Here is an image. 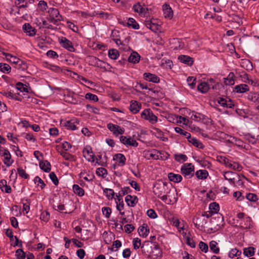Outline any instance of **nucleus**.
Segmentation results:
<instances>
[{
	"label": "nucleus",
	"mask_w": 259,
	"mask_h": 259,
	"mask_svg": "<svg viewBox=\"0 0 259 259\" xmlns=\"http://www.w3.org/2000/svg\"><path fill=\"white\" fill-rule=\"evenodd\" d=\"M168 190L167 183L162 180H158L154 186L153 192L162 200L166 202L167 196L165 194Z\"/></svg>",
	"instance_id": "obj_1"
},
{
	"label": "nucleus",
	"mask_w": 259,
	"mask_h": 259,
	"mask_svg": "<svg viewBox=\"0 0 259 259\" xmlns=\"http://www.w3.org/2000/svg\"><path fill=\"white\" fill-rule=\"evenodd\" d=\"M209 208L210 211H212L213 214H217V216L212 217L210 219V223L213 226H220L223 221V217L221 214H218L219 210V205L216 202H212L210 204Z\"/></svg>",
	"instance_id": "obj_2"
},
{
	"label": "nucleus",
	"mask_w": 259,
	"mask_h": 259,
	"mask_svg": "<svg viewBox=\"0 0 259 259\" xmlns=\"http://www.w3.org/2000/svg\"><path fill=\"white\" fill-rule=\"evenodd\" d=\"M141 117L148 120L151 124H154L157 121V117L153 114L150 109H145L141 114Z\"/></svg>",
	"instance_id": "obj_3"
},
{
	"label": "nucleus",
	"mask_w": 259,
	"mask_h": 259,
	"mask_svg": "<svg viewBox=\"0 0 259 259\" xmlns=\"http://www.w3.org/2000/svg\"><path fill=\"white\" fill-rule=\"evenodd\" d=\"M182 174L187 178H190L194 176V166L191 163H185L181 167Z\"/></svg>",
	"instance_id": "obj_4"
},
{
	"label": "nucleus",
	"mask_w": 259,
	"mask_h": 259,
	"mask_svg": "<svg viewBox=\"0 0 259 259\" xmlns=\"http://www.w3.org/2000/svg\"><path fill=\"white\" fill-rule=\"evenodd\" d=\"M156 244L153 243L151 241H146L143 242L141 246V250L142 253L149 257L150 253H152V249L154 245Z\"/></svg>",
	"instance_id": "obj_5"
},
{
	"label": "nucleus",
	"mask_w": 259,
	"mask_h": 259,
	"mask_svg": "<svg viewBox=\"0 0 259 259\" xmlns=\"http://www.w3.org/2000/svg\"><path fill=\"white\" fill-rule=\"evenodd\" d=\"M224 176L225 179L228 180L229 183L234 186H236L235 183L237 178H239V175L238 174L231 171L225 172Z\"/></svg>",
	"instance_id": "obj_6"
},
{
	"label": "nucleus",
	"mask_w": 259,
	"mask_h": 259,
	"mask_svg": "<svg viewBox=\"0 0 259 259\" xmlns=\"http://www.w3.org/2000/svg\"><path fill=\"white\" fill-rule=\"evenodd\" d=\"M193 222L195 227L200 229L205 227V225L207 223V220L203 218V215H199L193 219Z\"/></svg>",
	"instance_id": "obj_7"
},
{
	"label": "nucleus",
	"mask_w": 259,
	"mask_h": 259,
	"mask_svg": "<svg viewBox=\"0 0 259 259\" xmlns=\"http://www.w3.org/2000/svg\"><path fill=\"white\" fill-rule=\"evenodd\" d=\"M107 127L111 132H113V133L116 135H122L124 132V129L123 128L113 123H108L107 124Z\"/></svg>",
	"instance_id": "obj_8"
},
{
	"label": "nucleus",
	"mask_w": 259,
	"mask_h": 259,
	"mask_svg": "<svg viewBox=\"0 0 259 259\" xmlns=\"http://www.w3.org/2000/svg\"><path fill=\"white\" fill-rule=\"evenodd\" d=\"M120 141L123 144L126 146H132L134 147H137L138 145V142L135 140L131 137L127 138L125 136H121L120 137Z\"/></svg>",
	"instance_id": "obj_9"
},
{
	"label": "nucleus",
	"mask_w": 259,
	"mask_h": 259,
	"mask_svg": "<svg viewBox=\"0 0 259 259\" xmlns=\"http://www.w3.org/2000/svg\"><path fill=\"white\" fill-rule=\"evenodd\" d=\"M62 47L67 49L68 51L73 52L75 51L72 43L69 40L65 37H63L60 41Z\"/></svg>",
	"instance_id": "obj_10"
},
{
	"label": "nucleus",
	"mask_w": 259,
	"mask_h": 259,
	"mask_svg": "<svg viewBox=\"0 0 259 259\" xmlns=\"http://www.w3.org/2000/svg\"><path fill=\"white\" fill-rule=\"evenodd\" d=\"M22 29L24 32L29 36H33L36 34V30L29 23H25L22 26Z\"/></svg>",
	"instance_id": "obj_11"
},
{
	"label": "nucleus",
	"mask_w": 259,
	"mask_h": 259,
	"mask_svg": "<svg viewBox=\"0 0 259 259\" xmlns=\"http://www.w3.org/2000/svg\"><path fill=\"white\" fill-rule=\"evenodd\" d=\"M218 103L224 107L232 108L234 106V104L230 99L227 100L225 98L219 97L218 99Z\"/></svg>",
	"instance_id": "obj_12"
},
{
	"label": "nucleus",
	"mask_w": 259,
	"mask_h": 259,
	"mask_svg": "<svg viewBox=\"0 0 259 259\" xmlns=\"http://www.w3.org/2000/svg\"><path fill=\"white\" fill-rule=\"evenodd\" d=\"M83 156L89 161H95V155L93 154L92 148L87 147L83 150Z\"/></svg>",
	"instance_id": "obj_13"
},
{
	"label": "nucleus",
	"mask_w": 259,
	"mask_h": 259,
	"mask_svg": "<svg viewBox=\"0 0 259 259\" xmlns=\"http://www.w3.org/2000/svg\"><path fill=\"white\" fill-rule=\"evenodd\" d=\"M2 54L3 55L6 56L7 60L12 63L15 64L16 65L17 64V63L20 64V63H21V64H22L23 63L22 60L9 53L3 52Z\"/></svg>",
	"instance_id": "obj_14"
},
{
	"label": "nucleus",
	"mask_w": 259,
	"mask_h": 259,
	"mask_svg": "<svg viewBox=\"0 0 259 259\" xmlns=\"http://www.w3.org/2000/svg\"><path fill=\"white\" fill-rule=\"evenodd\" d=\"M127 205L130 207H134L138 202V198L136 196L127 195L125 198Z\"/></svg>",
	"instance_id": "obj_15"
},
{
	"label": "nucleus",
	"mask_w": 259,
	"mask_h": 259,
	"mask_svg": "<svg viewBox=\"0 0 259 259\" xmlns=\"http://www.w3.org/2000/svg\"><path fill=\"white\" fill-rule=\"evenodd\" d=\"M251 219L249 217H246L239 223L240 228L243 229H250L251 227Z\"/></svg>",
	"instance_id": "obj_16"
},
{
	"label": "nucleus",
	"mask_w": 259,
	"mask_h": 259,
	"mask_svg": "<svg viewBox=\"0 0 259 259\" xmlns=\"http://www.w3.org/2000/svg\"><path fill=\"white\" fill-rule=\"evenodd\" d=\"M152 253H150L148 258L156 259L159 256H161V250L158 245H154L153 249L152 250Z\"/></svg>",
	"instance_id": "obj_17"
},
{
	"label": "nucleus",
	"mask_w": 259,
	"mask_h": 259,
	"mask_svg": "<svg viewBox=\"0 0 259 259\" xmlns=\"http://www.w3.org/2000/svg\"><path fill=\"white\" fill-rule=\"evenodd\" d=\"M141 107V104H139L137 101L132 100L131 102L130 110L133 114L137 113L139 111Z\"/></svg>",
	"instance_id": "obj_18"
},
{
	"label": "nucleus",
	"mask_w": 259,
	"mask_h": 259,
	"mask_svg": "<svg viewBox=\"0 0 259 259\" xmlns=\"http://www.w3.org/2000/svg\"><path fill=\"white\" fill-rule=\"evenodd\" d=\"M163 14L165 18L171 19L173 16V11L168 5L164 4L163 6Z\"/></svg>",
	"instance_id": "obj_19"
},
{
	"label": "nucleus",
	"mask_w": 259,
	"mask_h": 259,
	"mask_svg": "<svg viewBox=\"0 0 259 259\" xmlns=\"http://www.w3.org/2000/svg\"><path fill=\"white\" fill-rule=\"evenodd\" d=\"M144 78L147 81L154 83H157L159 81V78L157 76L150 73H145L144 74Z\"/></svg>",
	"instance_id": "obj_20"
},
{
	"label": "nucleus",
	"mask_w": 259,
	"mask_h": 259,
	"mask_svg": "<svg viewBox=\"0 0 259 259\" xmlns=\"http://www.w3.org/2000/svg\"><path fill=\"white\" fill-rule=\"evenodd\" d=\"M145 26L152 31L156 32L159 30V26L151 20L145 21Z\"/></svg>",
	"instance_id": "obj_21"
},
{
	"label": "nucleus",
	"mask_w": 259,
	"mask_h": 259,
	"mask_svg": "<svg viewBox=\"0 0 259 259\" xmlns=\"http://www.w3.org/2000/svg\"><path fill=\"white\" fill-rule=\"evenodd\" d=\"M0 188L3 192L7 193H10L12 192L11 187L7 185V182L5 180H1L0 181Z\"/></svg>",
	"instance_id": "obj_22"
},
{
	"label": "nucleus",
	"mask_w": 259,
	"mask_h": 259,
	"mask_svg": "<svg viewBox=\"0 0 259 259\" xmlns=\"http://www.w3.org/2000/svg\"><path fill=\"white\" fill-rule=\"evenodd\" d=\"M178 59L181 62L190 66L192 65L193 63V58L188 56L181 55L179 57Z\"/></svg>",
	"instance_id": "obj_23"
},
{
	"label": "nucleus",
	"mask_w": 259,
	"mask_h": 259,
	"mask_svg": "<svg viewBox=\"0 0 259 259\" xmlns=\"http://www.w3.org/2000/svg\"><path fill=\"white\" fill-rule=\"evenodd\" d=\"M113 160L118 161L119 165L123 166L125 164L126 158L123 154L118 153L114 156Z\"/></svg>",
	"instance_id": "obj_24"
},
{
	"label": "nucleus",
	"mask_w": 259,
	"mask_h": 259,
	"mask_svg": "<svg viewBox=\"0 0 259 259\" xmlns=\"http://www.w3.org/2000/svg\"><path fill=\"white\" fill-rule=\"evenodd\" d=\"M188 141H189V143H192L194 146H195L197 148L201 149L204 148V146L203 144L200 141L198 140L195 138L191 137V136L188 139Z\"/></svg>",
	"instance_id": "obj_25"
},
{
	"label": "nucleus",
	"mask_w": 259,
	"mask_h": 259,
	"mask_svg": "<svg viewBox=\"0 0 259 259\" xmlns=\"http://www.w3.org/2000/svg\"><path fill=\"white\" fill-rule=\"evenodd\" d=\"M51 164L47 160L40 161L39 167L41 169L46 172H49L51 170Z\"/></svg>",
	"instance_id": "obj_26"
},
{
	"label": "nucleus",
	"mask_w": 259,
	"mask_h": 259,
	"mask_svg": "<svg viewBox=\"0 0 259 259\" xmlns=\"http://www.w3.org/2000/svg\"><path fill=\"white\" fill-rule=\"evenodd\" d=\"M168 178L170 181L175 183H179L182 180V177L181 175L172 172H170L168 174Z\"/></svg>",
	"instance_id": "obj_27"
},
{
	"label": "nucleus",
	"mask_w": 259,
	"mask_h": 259,
	"mask_svg": "<svg viewBox=\"0 0 259 259\" xmlns=\"http://www.w3.org/2000/svg\"><path fill=\"white\" fill-rule=\"evenodd\" d=\"M249 90V87L246 84H241L235 87V91L237 93H243Z\"/></svg>",
	"instance_id": "obj_28"
},
{
	"label": "nucleus",
	"mask_w": 259,
	"mask_h": 259,
	"mask_svg": "<svg viewBox=\"0 0 259 259\" xmlns=\"http://www.w3.org/2000/svg\"><path fill=\"white\" fill-rule=\"evenodd\" d=\"M140 59V56L136 52H133L128 58L129 62L137 63H138Z\"/></svg>",
	"instance_id": "obj_29"
},
{
	"label": "nucleus",
	"mask_w": 259,
	"mask_h": 259,
	"mask_svg": "<svg viewBox=\"0 0 259 259\" xmlns=\"http://www.w3.org/2000/svg\"><path fill=\"white\" fill-rule=\"evenodd\" d=\"M248 99L253 102H259V93L258 92H250L247 97Z\"/></svg>",
	"instance_id": "obj_30"
},
{
	"label": "nucleus",
	"mask_w": 259,
	"mask_h": 259,
	"mask_svg": "<svg viewBox=\"0 0 259 259\" xmlns=\"http://www.w3.org/2000/svg\"><path fill=\"white\" fill-rule=\"evenodd\" d=\"M156 151H148L144 152V157L147 159H158L159 158V156L157 154L155 153Z\"/></svg>",
	"instance_id": "obj_31"
},
{
	"label": "nucleus",
	"mask_w": 259,
	"mask_h": 259,
	"mask_svg": "<svg viewBox=\"0 0 259 259\" xmlns=\"http://www.w3.org/2000/svg\"><path fill=\"white\" fill-rule=\"evenodd\" d=\"M209 89V85L206 82H202L197 86V89L202 93H206Z\"/></svg>",
	"instance_id": "obj_32"
},
{
	"label": "nucleus",
	"mask_w": 259,
	"mask_h": 259,
	"mask_svg": "<svg viewBox=\"0 0 259 259\" xmlns=\"http://www.w3.org/2000/svg\"><path fill=\"white\" fill-rule=\"evenodd\" d=\"M195 175L198 179L204 180L208 177V173L206 170H199L196 172Z\"/></svg>",
	"instance_id": "obj_33"
},
{
	"label": "nucleus",
	"mask_w": 259,
	"mask_h": 259,
	"mask_svg": "<svg viewBox=\"0 0 259 259\" xmlns=\"http://www.w3.org/2000/svg\"><path fill=\"white\" fill-rule=\"evenodd\" d=\"M75 122L77 123V120H70L67 121L64 123V126L66 127L67 130H75L76 128Z\"/></svg>",
	"instance_id": "obj_34"
},
{
	"label": "nucleus",
	"mask_w": 259,
	"mask_h": 259,
	"mask_svg": "<svg viewBox=\"0 0 259 259\" xmlns=\"http://www.w3.org/2000/svg\"><path fill=\"white\" fill-rule=\"evenodd\" d=\"M49 16L51 17L57 18L61 20L62 16L60 15L58 9L55 8H50L49 10Z\"/></svg>",
	"instance_id": "obj_35"
},
{
	"label": "nucleus",
	"mask_w": 259,
	"mask_h": 259,
	"mask_svg": "<svg viewBox=\"0 0 259 259\" xmlns=\"http://www.w3.org/2000/svg\"><path fill=\"white\" fill-rule=\"evenodd\" d=\"M72 189L74 193L79 196H82L84 194V190L78 185H74Z\"/></svg>",
	"instance_id": "obj_36"
},
{
	"label": "nucleus",
	"mask_w": 259,
	"mask_h": 259,
	"mask_svg": "<svg viewBox=\"0 0 259 259\" xmlns=\"http://www.w3.org/2000/svg\"><path fill=\"white\" fill-rule=\"evenodd\" d=\"M218 243L212 240L209 243V247L210 250L215 254H218L220 252V248L217 247Z\"/></svg>",
	"instance_id": "obj_37"
},
{
	"label": "nucleus",
	"mask_w": 259,
	"mask_h": 259,
	"mask_svg": "<svg viewBox=\"0 0 259 259\" xmlns=\"http://www.w3.org/2000/svg\"><path fill=\"white\" fill-rule=\"evenodd\" d=\"M138 232L140 236L146 237L147 236L149 230L147 228V226H141L138 229Z\"/></svg>",
	"instance_id": "obj_38"
},
{
	"label": "nucleus",
	"mask_w": 259,
	"mask_h": 259,
	"mask_svg": "<svg viewBox=\"0 0 259 259\" xmlns=\"http://www.w3.org/2000/svg\"><path fill=\"white\" fill-rule=\"evenodd\" d=\"M126 24L127 26L132 27L133 29H139V25L137 23L134 18H130Z\"/></svg>",
	"instance_id": "obj_39"
},
{
	"label": "nucleus",
	"mask_w": 259,
	"mask_h": 259,
	"mask_svg": "<svg viewBox=\"0 0 259 259\" xmlns=\"http://www.w3.org/2000/svg\"><path fill=\"white\" fill-rule=\"evenodd\" d=\"M254 248L253 247L244 248L243 249V253L244 255L247 257L252 256L254 254Z\"/></svg>",
	"instance_id": "obj_40"
},
{
	"label": "nucleus",
	"mask_w": 259,
	"mask_h": 259,
	"mask_svg": "<svg viewBox=\"0 0 259 259\" xmlns=\"http://www.w3.org/2000/svg\"><path fill=\"white\" fill-rule=\"evenodd\" d=\"M228 167L234 170L241 171L242 167L237 162H229L227 166Z\"/></svg>",
	"instance_id": "obj_41"
},
{
	"label": "nucleus",
	"mask_w": 259,
	"mask_h": 259,
	"mask_svg": "<svg viewBox=\"0 0 259 259\" xmlns=\"http://www.w3.org/2000/svg\"><path fill=\"white\" fill-rule=\"evenodd\" d=\"M11 67L10 66L6 63H0V71L5 73H9L10 72Z\"/></svg>",
	"instance_id": "obj_42"
},
{
	"label": "nucleus",
	"mask_w": 259,
	"mask_h": 259,
	"mask_svg": "<svg viewBox=\"0 0 259 259\" xmlns=\"http://www.w3.org/2000/svg\"><path fill=\"white\" fill-rule=\"evenodd\" d=\"M119 55V52L116 49H111L108 51V56L112 59L115 60L117 59Z\"/></svg>",
	"instance_id": "obj_43"
},
{
	"label": "nucleus",
	"mask_w": 259,
	"mask_h": 259,
	"mask_svg": "<svg viewBox=\"0 0 259 259\" xmlns=\"http://www.w3.org/2000/svg\"><path fill=\"white\" fill-rule=\"evenodd\" d=\"M241 254V251L236 248H233L229 253V256L230 258H234L235 256H238Z\"/></svg>",
	"instance_id": "obj_44"
},
{
	"label": "nucleus",
	"mask_w": 259,
	"mask_h": 259,
	"mask_svg": "<svg viewBox=\"0 0 259 259\" xmlns=\"http://www.w3.org/2000/svg\"><path fill=\"white\" fill-rule=\"evenodd\" d=\"M13 162V160L11 159V155L9 152L4 157V163L7 166H10L12 165Z\"/></svg>",
	"instance_id": "obj_45"
},
{
	"label": "nucleus",
	"mask_w": 259,
	"mask_h": 259,
	"mask_svg": "<svg viewBox=\"0 0 259 259\" xmlns=\"http://www.w3.org/2000/svg\"><path fill=\"white\" fill-rule=\"evenodd\" d=\"M104 192L108 199H112L114 198L115 193L112 189L106 188L104 190Z\"/></svg>",
	"instance_id": "obj_46"
},
{
	"label": "nucleus",
	"mask_w": 259,
	"mask_h": 259,
	"mask_svg": "<svg viewBox=\"0 0 259 259\" xmlns=\"http://www.w3.org/2000/svg\"><path fill=\"white\" fill-rule=\"evenodd\" d=\"M175 130L176 132L185 136L187 139L191 136V134L183 130V129H182L181 128H180L179 127H176L175 128Z\"/></svg>",
	"instance_id": "obj_47"
},
{
	"label": "nucleus",
	"mask_w": 259,
	"mask_h": 259,
	"mask_svg": "<svg viewBox=\"0 0 259 259\" xmlns=\"http://www.w3.org/2000/svg\"><path fill=\"white\" fill-rule=\"evenodd\" d=\"M96 174L99 176L105 178L107 175V170L103 167L98 168L96 170Z\"/></svg>",
	"instance_id": "obj_48"
},
{
	"label": "nucleus",
	"mask_w": 259,
	"mask_h": 259,
	"mask_svg": "<svg viewBox=\"0 0 259 259\" xmlns=\"http://www.w3.org/2000/svg\"><path fill=\"white\" fill-rule=\"evenodd\" d=\"M217 160L221 163L223 164L227 167L228 164H229L230 162V160L225 156H220L217 157Z\"/></svg>",
	"instance_id": "obj_49"
},
{
	"label": "nucleus",
	"mask_w": 259,
	"mask_h": 259,
	"mask_svg": "<svg viewBox=\"0 0 259 259\" xmlns=\"http://www.w3.org/2000/svg\"><path fill=\"white\" fill-rule=\"evenodd\" d=\"M34 183L36 184L38 186H40L41 189H42L46 186L44 181L41 179L40 177L38 176H36L34 178Z\"/></svg>",
	"instance_id": "obj_50"
},
{
	"label": "nucleus",
	"mask_w": 259,
	"mask_h": 259,
	"mask_svg": "<svg viewBox=\"0 0 259 259\" xmlns=\"http://www.w3.org/2000/svg\"><path fill=\"white\" fill-rule=\"evenodd\" d=\"M17 171L19 176L21 178L25 179L29 178V175L26 174L25 171L22 167H18L17 168Z\"/></svg>",
	"instance_id": "obj_51"
},
{
	"label": "nucleus",
	"mask_w": 259,
	"mask_h": 259,
	"mask_svg": "<svg viewBox=\"0 0 259 259\" xmlns=\"http://www.w3.org/2000/svg\"><path fill=\"white\" fill-rule=\"evenodd\" d=\"M16 256L17 259H25L26 257L25 253L21 249H18L16 250Z\"/></svg>",
	"instance_id": "obj_52"
},
{
	"label": "nucleus",
	"mask_w": 259,
	"mask_h": 259,
	"mask_svg": "<svg viewBox=\"0 0 259 259\" xmlns=\"http://www.w3.org/2000/svg\"><path fill=\"white\" fill-rule=\"evenodd\" d=\"M134 248L136 250L139 249L140 247H141V239L138 238H135L133 241Z\"/></svg>",
	"instance_id": "obj_53"
},
{
	"label": "nucleus",
	"mask_w": 259,
	"mask_h": 259,
	"mask_svg": "<svg viewBox=\"0 0 259 259\" xmlns=\"http://www.w3.org/2000/svg\"><path fill=\"white\" fill-rule=\"evenodd\" d=\"M85 98L86 99H89L94 102H97L99 100L97 95L90 93L86 94Z\"/></svg>",
	"instance_id": "obj_54"
},
{
	"label": "nucleus",
	"mask_w": 259,
	"mask_h": 259,
	"mask_svg": "<svg viewBox=\"0 0 259 259\" xmlns=\"http://www.w3.org/2000/svg\"><path fill=\"white\" fill-rule=\"evenodd\" d=\"M246 198L250 201L255 202L257 200V196L253 193H248L246 194Z\"/></svg>",
	"instance_id": "obj_55"
},
{
	"label": "nucleus",
	"mask_w": 259,
	"mask_h": 259,
	"mask_svg": "<svg viewBox=\"0 0 259 259\" xmlns=\"http://www.w3.org/2000/svg\"><path fill=\"white\" fill-rule=\"evenodd\" d=\"M102 212L107 218H109L111 213V209L108 207H104L102 209Z\"/></svg>",
	"instance_id": "obj_56"
},
{
	"label": "nucleus",
	"mask_w": 259,
	"mask_h": 259,
	"mask_svg": "<svg viewBox=\"0 0 259 259\" xmlns=\"http://www.w3.org/2000/svg\"><path fill=\"white\" fill-rule=\"evenodd\" d=\"M133 9L137 13H144V8H143L139 3L136 5H134Z\"/></svg>",
	"instance_id": "obj_57"
},
{
	"label": "nucleus",
	"mask_w": 259,
	"mask_h": 259,
	"mask_svg": "<svg viewBox=\"0 0 259 259\" xmlns=\"http://www.w3.org/2000/svg\"><path fill=\"white\" fill-rule=\"evenodd\" d=\"M61 155L66 160L70 161H75V157L73 155L67 152H63Z\"/></svg>",
	"instance_id": "obj_58"
},
{
	"label": "nucleus",
	"mask_w": 259,
	"mask_h": 259,
	"mask_svg": "<svg viewBox=\"0 0 259 259\" xmlns=\"http://www.w3.org/2000/svg\"><path fill=\"white\" fill-rule=\"evenodd\" d=\"M40 218L43 221L47 222L50 219V214L47 211H44L41 213Z\"/></svg>",
	"instance_id": "obj_59"
},
{
	"label": "nucleus",
	"mask_w": 259,
	"mask_h": 259,
	"mask_svg": "<svg viewBox=\"0 0 259 259\" xmlns=\"http://www.w3.org/2000/svg\"><path fill=\"white\" fill-rule=\"evenodd\" d=\"M187 82L188 85L191 88H193L196 84V78H194V77L189 76L187 78Z\"/></svg>",
	"instance_id": "obj_60"
},
{
	"label": "nucleus",
	"mask_w": 259,
	"mask_h": 259,
	"mask_svg": "<svg viewBox=\"0 0 259 259\" xmlns=\"http://www.w3.org/2000/svg\"><path fill=\"white\" fill-rule=\"evenodd\" d=\"M90 60V61L94 63V64H93V65L97 66H101V63H102V62L97 58L91 57Z\"/></svg>",
	"instance_id": "obj_61"
},
{
	"label": "nucleus",
	"mask_w": 259,
	"mask_h": 259,
	"mask_svg": "<svg viewBox=\"0 0 259 259\" xmlns=\"http://www.w3.org/2000/svg\"><path fill=\"white\" fill-rule=\"evenodd\" d=\"M199 246L200 249H201V250L202 251L204 252L205 253L207 252L208 247V245L206 243H205L202 241H201L199 243Z\"/></svg>",
	"instance_id": "obj_62"
},
{
	"label": "nucleus",
	"mask_w": 259,
	"mask_h": 259,
	"mask_svg": "<svg viewBox=\"0 0 259 259\" xmlns=\"http://www.w3.org/2000/svg\"><path fill=\"white\" fill-rule=\"evenodd\" d=\"M50 178L55 185L58 184V178L54 172H51L49 175Z\"/></svg>",
	"instance_id": "obj_63"
},
{
	"label": "nucleus",
	"mask_w": 259,
	"mask_h": 259,
	"mask_svg": "<svg viewBox=\"0 0 259 259\" xmlns=\"http://www.w3.org/2000/svg\"><path fill=\"white\" fill-rule=\"evenodd\" d=\"M186 243L192 248H194L196 246V244L194 241L190 236L187 237Z\"/></svg>",
	"instance_id": "obj_64"
}]
</instances>
